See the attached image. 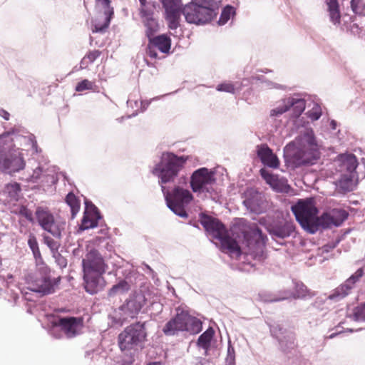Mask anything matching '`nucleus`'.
I'll return each mask as SVG.
<instances>
[{"label":"nucleus","mask_w":365,"mask_h":365,"mask_svg":"<svg viewBox=\"0 0 365 365\" xmlns=\"http://www.w3.org/2000/svg\"><path fill=\"white\" fill-rule=\"evenodd\" d=\"M232 237L243 238L242 244L238 245L235 239L230 236V256L238 259L242 254L250 255L254 259L262 260L264 258V249L267 236L255 223L250 224L245 219H238L230 229Z\"/></svg>","instance_id":"f257e3e1"},{"label":"nucleus","mask_w":365,"mask_h":365,"mask_svg":"<svg viewBox=\"0 0 365 365\" xmlns=\"http://www.w3.org/2000/svg\"><path fill=\"white\" fill-rule=\"evenodd\" d=\"M82 264L86 291L90 294L96 293L101 276L107 266L101 254L96 250L87 253Z\"/></svg>","instance_id":"f03ea898"},{"label":"nucleus","mask_w":365,"mask_h":365,"mask_svg":"<svg viewBox=\"0 0 365 365\" xmlns=\"http://www.w3.org/2000/svg\"><path fill=\"white\" fill-rule=\"evenodd\" d=\"M297 221L308 233L317 232V220L319 210L314 198L301 199L292 206Z\"/></svg>","instance_id":"7ed1b4c3"},{"label":"nucleus","mask_w":365,"mask_h":365,"mask_svg":"<svg viewBox=\"0 0 365 365\" xmlns=\"http://www.w3.org/2000/svg\"><path fill=\"white\" fill-rule=\"evenodd\" d=\"M200 222L212 242L224 253H228V231L218 219L200 214Z\"/></svg>","instance_id":"20e7f679"},{"label":"nucleus","mask_w":365,"mask_h":365,"mask_svg":"<svg viewBox=\"0 0 365 365\" xmlns=\"http://www.w3.org/2000/svg\"><path fill=\"white\" fill-rule=\"evenodd\" d=\"M185 161L186 159L183 157H178L173 153H166L164 155L163 162L155 167L153 173L160 177L161 184L172 182L183 167Z\"/></svg>","instance_id":"39448f33"},{"label":"nucleus","mask_w":365,"mask_h":365,"mask_svg":"<svg viewBox=\"0 0 365 365\" xmlns=\"http://www.w3.org/2000/svg\"><path fill=\"white\" fill-rule=\"evenodd\" d=\"M162 190L168 207L178 216L187 217V214L185 207L192 201V193L188 190L179 186L175 187L171 192H165V187L162 185Z\"/></svg>","instance_id":"423d86ee"},{"label":"nucleus","mask_w":365,"mask_h":365,"mask_svg":"<svg viewBox=\"0 0 365 365\" xmlns=\"http://www.w3.org/2000/svg\"><path fill=\"white\" fill-rule=\"evenodd\" d=\"M146 304V298L142 292L131 294L125 302L114 312V319L117 323L123 324L128 319L135 317L142 307Z\"/></svg>","instance_id":"0eeeda50"},{"label":"nucleus","mask_w":365,"mask_h":365,"mask_svg":"<svg viewBox=\"0 0 365 365\" xmlns=\"http://www.w3.org/2000/svg\"><path fill=\"white\" fill-rule=\"evenodd\" d=\"M145 338L144 324L138 322L127 327L118 335V345L121 351L130 350L143 342Z\"/></svg>","instance_id":"6e6552de"},{"label":"nucleus","mask_w":365,"mask_h":365,"mask_svg":"<svg viewBox=\"0 0 365 365\" xmlns=\"http://www.w3.org/2000/svg\"><path fill=\"white\" fill-rule=\"evenodd\" d=\"M215 183V174L206 168L195 170L190 180V186L195 192H210Z\"/></svg>","instance_id":"1a4fd4ad"},{"label":"nucleus","mask_w":365,"mask_h":365,"mask_svg":"<svg viewBox=\"0 0 365 365\" xmlns=\"http://www.w3.org/2000/svg\"><path fill=\"white\" fill-rule=\"evenodd\" d=\"M35 218L43 230L51 233L53 237H61V231L56 222L53 214L48 207H37L35 211Z\"/></svg>","instance_id":"9d476101"},{"label":"nucleus","mask_w":365,"mask_h":365,"mask_svg":"<svg viewBox=\"0 0 365 365\" xmlns=\"http://www.w3.org/2000/svg\"><path fill=\"white\" fill-rule=\"evenodd\" d=\"M24 167L25 162L19 151L4 152L0 150V170L11 173L19 172Z\"/></svg>","instance_id":"9b49d317"},{"label":"nucleus","mask_w":365,"mask_h":365,"mask_svg":"<svg viewBox=\"0 0 365 365\" xmlns=\"http://www.w3.org/2000/svg\"><path fill=\"white\" fill-rule=\"evenodd\" d=\"M348 213L344 210L332 209L328 212L322 213L321 216L317 217V232L322 229H328L331 227H338L347 218Z\"/></svg>","instance_id":"f8f14e48"},{"label":"nucleus","mask_w":365,"mask_h":365,"mask_svg":"<svg viewBox=\"0 0 365 365\" xmlns=\"http://www.w3.org/2000/svg\"><path fill=\"white\" fill-rule=\"evenodd\" d=\"M53 324L54 327H59L66 337L73 338L80 334L83 327V319L74 317H59Z\"/></svg>","instance_id":"ddd939ff"},{"label":"nucleus","mask_w":365,"mask_h":365,"mask_svg":"<svg viewBox=\"0 0 365 365\" xmlns=\"http://www.w3.org/2000/svg\"><path fill=\"white\" fill-rule=\"evenodd\" d=\"M185 20L189 24H205L212 20L215 14L205 9H200L193 4H187L182 9Z\"/></svg>","instance_id":"4468645a"},{"label":"nucleus","mask_w":365,"mask_h":365,"mask_svg":"<svg viewBox=\"0 0 365 365\" xmlns=\"http://www.w3.org/2000/svg\"><path fill=\"white\" fill-rule=\"evenodd\" d=\"M96 1L103 9V11L99 13L93 20L92 31L103 32L110 24V19L113 15V9L110 6V0H96Z\"/></svg>","instance_id":"2eb2a0df"},{"label":"nucleus","mask_w":365,"mask_h":365,"mask_svg":"<svg viewBox=\"0 0 365 365\" xmlns=\"http://www.w3.org/2000/svg\"><path fill=\"white\" fill-rule=\"evenodd\" d=\"M292 108L294 115L299 116L305 109V101L302 99L289 98L283 101L282 105L271 110V115H281Z\"/></svg>","instance_id":"dca6fc26"},{"label":"nucleus","mask_w":365,"mask_h":365,"mask_svg":"<svg viewBox=\"0 0 365 365\" xmlns=\"http://www.w3.org/2000/svg\"><path fill=\"white\" fill-rule=\"evenodd\" d=\"M61 277H58L53 279V282L48 277H41L36 279L31 284L30 289L35 292L42 293L43 294H48L55 291V286H58Z\"/></svg>","instance_id":"f3484780"},{"label":"nucleus","mask_w":365,"mask_h":365,"mask_svg":"<svg viewBox=\"0 0 365 365\" xmlns=\"http://www.w3.org/2000/svg\"><path fill=\"white\" fill-rule=\"evenodd\" d=\"M296 230L295 225L292 220H283L274 225L269 229V234L272 236L281 239L290 237L294 233Z\"/></svg>","instance_id":"a211bd4d"},{"label":"nucleus","mask_w":365,"mask_h":365,"mask_svg":"<svg viewBox=\"0 0 365 365\" xmlns=\"http://www.w3.org/2000/svg\"><path fill=\"white\" fill-rule=\"evenodd\" d=\"M336 170L340 173H355L358 166L356 157L354 154H343L338 157Z\"/></svg>","instance_id":"6ab92c4d"},{"label":"nucleus","mask_w":365,"mask_h":365,"mask_svg":"<svg viewBox=\"0 0 365 365\" xmlns=\"http://www.w3.org/2000/svg\"><path fill=\"white\" fill-rule=\"evenodd\" d=\"M187 312H181L170 320L164 327L163 331L167 335H173L178 331H184L186 323Z\"/></svg>","instance_id":"aec40b11"},{"label":"nucleus","mask_w":365,"mask_h":365,"mask_svg":"<svg viewBox=\"0 0 365 365\" xmlns=\"http://www.w3.org/2000/svg\"><path fill=\"white\" fill-rule=\"evenodd\" d=\"M245 196L244 204L247 208L257 213L263 212V202L261 200V195L257 191L252 189L247 190L245 192Z\"/></svg>","instance_id":"412c9836"},{"label":"nucleus","mask_w":365,"mask_h":365,"mask_svg":"<svg viewBox=\"0 0 365 365\" xmlns=\"http://www.w3.org/2000/svg\"><path fill=\"white\" fill-rule=\"evenodd\" d=\"M257 155L262 163L267 166L277 168L279 165V161L277 155L273 153L272 150L267 145H262L258 147Z\"/></svg>","instance_id":"4be33fe9"},{"label":"nucleus","mask_w":365,"mask_h":365,"mask_svg":"<svg viewBox=\"0 0 365 365\" xmlns=\"http://www.w3.org/2000/svg\"><path fill=\"white\" fill-rule=\"evenodd\" d=\"M140 15L145 27V35L148 38H150L159 29L158 20L154 17L153 11H146L143 10Z\"/></svg>","instance_id":"5701e85b"},{"label":"nucleus","mask_w":365,"mask_h":365,"mask_svg":"<svg viewBox=\"0 0 365 365\" xmlns=\"http://www.w3.org/2000/svg\"><path fill=\"white\" fill-rule=\"evenodd\" d=\"M165 10V19L168 22V27L172 29H176L180 24L181 11V4L175 6L164 8Z\"/></svg>","instance_id":"b1692460"},{"label":"nucleus","mask_w":365,"mask_h":365,"mask_svg":"<svg viewBox=\"0 0 365 365\" xmlns=\"http://www.w3.org/2000/svg\"><path fill=\"white\" fill-rule=\"evenodd\" d=\"M149 41L162 53H168L171 47V39L165 34L149 38Z\"/></svg>","instance_id":"393cba45"},{"label":"nucleus","mask_w":365,"mask_h":365,"mask_svg":"<svg viewBox=\"0 0 365 365\" xmlns=\"http://www.w3.org/2000/svg\"><path fill=\"white\" fill-rule=\"evenodd\" d=\"M304 158H301V162H305V165L313 164L314 161L319 158L317 144L314 143L313 140H309L307 146L304 145Z\"/></svg>","instance_id":"a878e982"},{"label":"nucleus","mask_w":365,"mask_h":365,"mask_svg":"<svg viewBox=\"0 0 365 365\" xmlns=\"http://www.w3.org/2000/svg\"><path fill=\"white\" fill-rule=\"evenodd\" d=\"M260 175L266 182L274 189L278 190H281L282 189L284 182L282 179H279L277 175L271 173L264 168L260 170Z\"/></svg>","instance_id":"bb28decb"},{"label":"nucleus","mask_w":365,"mask_h":365,"mask_svg":"<svg viewBox=\"0 0 365 365\" xmlns=\"http://www.w3.org/2000/svg\"><path fill=\"white\" fill-rule=\"evenodd\" d=\"M100 218V215L98 212H85L82 221H81V228L83 230H88L90 228H93L98 226V220Z\"/></svg>","instance_id":"cd10ccee"},{"label":"nucleus","mask_w":365,"mask_h":365,"mask_svg":"<svg viewBox=\"0 0 365 365\" xmlns=\"http://www.w3.org/2000/svg\"><path fill=\"white\" fill-rule=\"evenodd\" d=\"M355 173H341L338 179L337 185L345 192L353 190Z\"/></svg>","instance_id":"c85d7f7f"},{"label":"nucleus","mask_w":365,"mask_h":365,"mask_svg":"<svg viewBox=\"0 0 365 365\" xmlns=\"http://www.w3.org/2000/svg\"><path fill=\"white\" fill-rule=\"evenodd\" d=\"M325 3L328 7L331 21L334 24H339L341 14L338 0H325Z\"/></svg>","instance_id":"c756f323"},{"label":"nucleus","mask_w":365,"mask_h":365,"mask_svg":"<svg viewBox=\"0 0 365 365\" xmlns=\"http://www.w3.org/2000/svg\"><path fill=\"white\" fill-rule=\"evenodd\" d=\"M287 153L291 158L292 163L299 166L305 165V162H301V158H304V146L299 148H294L293 145L290 144L287 146Z\"/></svg>","instance_id":"7c9ffc66"},{"label":"nucleus","mask_w":365,"mask_h":365,"mask_svg":"<svg viewBox=\"0 0 365 365\" xmlns=\"http://www.w3.org/2000/svg\"><path fill=\"white\" fill-rule=\"evenodd\" d=\"M65 201L66 204L71 207V218H75L76 215L80 210V200L74 195V193L71 192L66 196Z\"/></svg>","instance_id":"2f4dec72"},{"label":"nucleus","mask_w":365,"mask_h":365,"mask_svg":"<svg viewBox=\"0 0 365 365\" xmlns=\"http://www.w3.org/2000/svg\"><path fill=\"white\" fill-rule=\"evenodd\" d=\"M202 329V323L200 320L191 317L187 313L185 330L191 334H197Z\"/></svg>","instance_id":"473e14b6"},{"label":"nucleus","mask_w":365,"mask_h":365,"mask_svg":"<svg viewBox=\"0 0 365 365\" xmlns=\"http://www.w3.org/2000/svg\"><path fill=\"white\" fill-rule=\"evenodd\" d=\"M354 286L355 284L348 278L343 284L334 290V296L344 297L350 293Z\"/></svg>","instance_id":"72a5a7b5"},{"label":"nucleus","mask_w":365,"mask_h":365,"mask_svg":"<svg viewBox=\"0 0 365 365\" xmlns=\"http://www.w3.org/2000/svg\"><path fill=\"white\" fill-rule=\"evenodd\" d=\"M215 331L212 328L207 329L199 336L197 340V345L203 349H207L210 345V341L213 337Z\"/></svg>","instance_id":"f704fd0d"},{"label":"nucleus","mask_w":365,"mask_h":365,"mask_svg":"<svg viewBox=\"0 0 365 365\" xmlns=\"http://www.w3.org/2000/svg\"><path fill=\"white\" fill-rule=\"evenodd\" d=\"M130 289V284L125 280H120L118 284L113 285L108 291L109 297H113L118 294H123Z\"/></svg>","instance_id":"c9c22d12"},{"label":"nucleus","mask_w":365,"mask_h":365,"mask_svg":"<svg viewBox=\"0 0 365 365\" xmlns=\"http://www.w3.org/2000/svg\"><path fill=\"white\" fill-rule=\"evenodd\" d=\"M101 54L99 50H93L88 51L81 61V67L86 68L88 66L93 63Z\"/></svg>","instance_id":"e433bc0d"},{"label":"nucleus","mask_w":365,"mask_h":365,"mask_svg":"<svg viewBox=\"0 0 365 365\" xmlns=\"http://www.w3.org/2000/svg\"><path fill=\"white\" fill-rule=\"evenodd\" d=\"M189 4H193L196 6L200 9H205L208 12H210L213 14L214 13V6L215 2L213 0H192Z\"/></svg>","instance_id":"4c0bfd02"},{"label":"nucleus","mask_w":365,"mask_h":365,"mask_svg":"<svg viewBox=\"0 0 365 365\" xmlns=\"http://www.w3.org/2000/svg\"><path fill=\"white\" fill-rule=\"evenodd\" d=\"M96 87V86L94 82L88 79H83L77 83L75 90L76 92H83L86 90L94 91Z\"/></svg>","instance_id":"58836bf2"},{"label":"nucleus","mask_w":365,"mask_h":365,"mask_svg":"<svg viewBox=\"0 0 365 365\" xmlns=\"http://www.w3.org/2000/svg\"><path fill=\"white\" fill-rule=\"evenodd\" d=\"M307 295H309V290L307 287L302 283H296L294 297L304 298Z\"/></svg>","instance_id":"ea45409f"},{"label":"nucleus","mask_w":365,"mask_h":365,"mask_svg":"<svg viewBox=\"0 0 365 365\" xmlns=\"http://www.w3.org/2000/svg\"><path fill=\"white\" fill-rule=\"evenodd\" d=\"M351 7L355 14H361L365 8L361 0H351Z\"/></svg>","instance_id":"a19ab883"},{"label":"nucleus","mask_w":365,"mask_h":365,"mask_svg":"<svg viewBox=\"0 0 365 365\" xmlns=\"http://www.w3.org/2000/svg\"><path fill=\"white\" fill-rule=\"evenodd\" d=\"M44 242L52 251H57L59 247V244L55 240L49 236H44Z\"/></svg>","instance_id":"79ce46f5"},{"label":"nucleus","mask_w":365,"mask_h":365,"mask_svg":"<svg viewBox=\"0 0 365 365\" xmlns=\"http://www.w3.org/2000/svg\"><path fill=\"white\" fill-rule=\"evenodd\" d=\"M19 214L26 217L29 221L31 222H34L32 212L27 207L22 206L20 209Z\"/></svg>","instance_id":"37998d69"},{"label":"nucleus","mask_w":365,"mask_h":365,"mask_svg":"<svg viewBox=\"0 0 365 365\" xmlns=\"http://www.w3.org/2000/svg\"><path fill=\"white\" fill-rule=\"evenodd\" d=\"M364 274V269L362 268H359L349 277V279L356 284V283L363 277Z\"/></svg>","instance_id":"c03bdc74"},{"label":"nucleus","mask_w":365,"mask_h":365,"mask_svg":"<svg viewBox=\"0 0 365 365\" xmlns=\"http://www.w3.org/2000/svg\"><path fill=\"white\" fill-rule=\"evenodd\" d=\"M155 48H157L153 43H151L149 41V43L147 47V54L152 58H158V53L155 51Z\"/></svg>","instance_id":"a18cd8bd"},{"label":"nucleus","mask_w":365,"mask_h":365,"mask_svg":"<svg viewBox=\"0 0 365 365\" xmlns=\"http://www.w3.org/2000/svg\"><path fill=\"white\" fill-rule=\"evenodd\" d=\"M28 245L32 251L34 250H37V248H38L37 240L34 235H29Z\"/></svg>","instance_id":"49530a36"},{"label":"nucleus","mask_w":365,"mask_h":365,"mask_svg":"<svg viewBox=\"0 0 365 365\" xmlns=\"http://www.w3.org/2000/svg\"><path fill=\"white\" fill-rule=\"evenodd\" d=\"M6 187L9 193L14 192V194H17L21 191V186L18 182L9 184Z\"/></svg>","instance_id":"de8ad7c7"},{"label":"nucleus","mask_w":365,"mask_h":365,"mask_svg":"<svg viewBox=\"0 0 365 365\" xmlns=\"http://www.w3.org/2000/svg\"><path fill=\"white\" fill-rule=\"evenodd\" d=\"M228 21V5L225 6L223 9L221 17L219 20V24L222 25Z\"/></svg>","instance_id":"09e8293b"},{"label":"nucleus","mask_w":365,"mask_h":365,"mask_svg":"<svg viewBox=\"0 0 365 365\" xmlns=\"http://www.w3.org/2000/svg\"><path fill=\"white\" fill-rule=\"evenodd\" d=\"M164 8L181 4L180 0H160Z\"/></svg>","instance_id":"8fccbe9b"},{"label":"nucleus","mask_w":365,"mask_h":365,"mask_svg":"<svg viewBox=\"0 0 365 365\" xmlns=\"http://www.w3.org/2000/svg\"><path fill=\"white\" fill-rule=\"evenodd\" d=\"M140 7L139 9L140 14H142V11L145 10L146 11H152V9H150L148 6V0H139Z\"/></svg>","instance_id":"3c124183"},{"label":"nucleus","mask_w":365,"mask_h":365,"mask_svg":"<svg viewBox=\"0 0 365 365\" xmlns=\"http://www.w3.org/2000/svg\"><path fill=\"white\" fill-rule=\"evenodd\" d=\"M42 174V168L40 167H38L34 170V173L31 175V178L34 180H38L40 178L41 175Z\"/></svg>","instance_id":"603ef678"},{"label":"nucleus","mask_w":365,"mask_h":365,"mask_svg":"<svg viewBox=\"0 0 365 365\" xmlns=\"http://www.w3.org/2000/svg\"><path fill=\"white\" fill-rule=\"evenodd\" d=\"M356 316L359 318L361 314H365V302L361 304V306L355 312Z\"/></svg>","instance_id":"864d4df0"},{"label":"nucleus","mask_w":365,"mask_h":365,"mask_svg":"<svg viewBox=\"0 0 365 365\" xmlns=\"http://www.w3.org/2000/svg\"><path fill=\"white\" fill-rule=\"evenodd\" d=\"M217 90L220 91H228V84H220L217 86Z\"/></svg>","instance_id":"5fc2aeb1"},{"label":"nucleus","mask_w":365,"mask_h":365,"mask_svg":"<svg viewBox=\"0 0 365 365\" xmlns=\"http://www.w3.org/2000/svg\"><path fill=\"white\" fill-rule=\"evenodd\" d=\"M32 252H33V254H34V256L35 258H38V257H41V252H40L39 248H37V250H34Z\"/></svg>","instance_id":"6e6d98bb"},{"label":"nucleus","mask_w":365,"mask_h":365,"mask_svg":"<svg viewBox=\"0 0 365 365\" xmlns=\"http://www.w3.org/2000/svg\"><path fill=\"white\" fill-rule=\"evenodd\" d=\"M229 10H230V17L232 16V17L233 18L235 16V15L236 14L235 9L233 6H230Z\"/></svg>","instance_id":"4d7b16f0"},{"label":"nucleus","mask_w":365,"mask_h":365,"mask_svg":"<svg viewBox=\"0 0 365 365\" xmlns=\"http://www.w3.org/2000/svg\"><path fill=\"white\" fill-rule=\"evenodd\" d=\"M2 113H3L2 117L5 120H8L9 119L10 114L7 111H5V110H2Z\"/></svg>","instance_id":"13d9d810"},{"label":"nucleus","mask_w":365,"mask_h":365,"mask_svg":"<svg viewBox=\"0 0 365 365\" xmlns=\"http://www.w3.org/2000/svg\"><path fill=\"white\" fill-rule=\"evenodd\" d=\"M148 365H161V364L159 362H153V363H150Z\"/></svg>","instance_id":"bf43d9fd"},{"label":"nucleus","mask_w":365,"mask_h":365,"mask_svg":"<svg viewBox=\"0 0 365 365\" xmlns=\"http://www.w3.org/2000/svg\"><path fill=\"white\" fill-rule=\"evenodd\" d=\"M331 123H332V125H335V122L334 121H332ZM333 128H334V126H333Z\"/></svg>","instance_id":"052dcab7"},{"label":"nucleus","mask_w":365,"mask_h":365,"mask_svg":"<svg viewBox=\"0 0 365 365\" xmlns=\"http://www.w3.org/2000/svg\"><path fill=\"white\" fill-rule=\"evenodd\" d=\"M320 115H318L315 117V119H318L319 118Z\"/></svg>","instance_id":"680f3d73"},{"label":"nucleus","mask_w":365,"mask_h":365,"mask_svg":"<svg viewBox=\"0 0 365 365\" xmlns=\"http://www.w3.org/2000/svg\"><path fill=\"white\" fill-rule=\"evenodd\" d=\"M229 89H230V92H231V86H230L229 87Z\"/></svg>","instance_id":"e2e57ef3"}]
</instances>
